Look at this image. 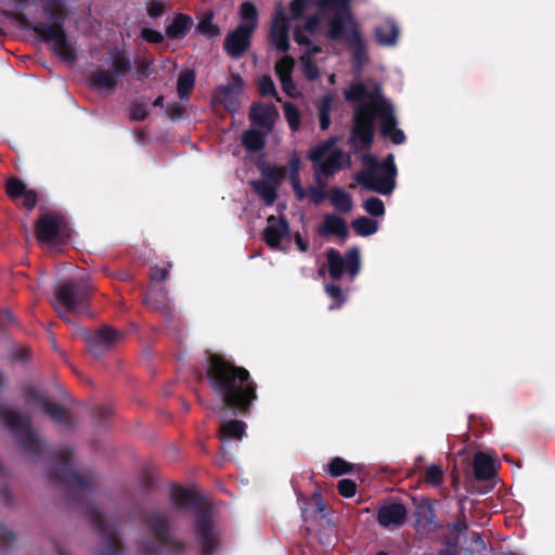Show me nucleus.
<instances>
[{
    "instance_id": "20",
    "label": "nucleus",
    "mask_w": 555,
    "mask_h": 555,
    "mask_svg": "<svg viewBox=\"0 0 555 555\" xmlns=\"http://www.w3.org/2000/svg\"><path fill=\"white\" fill-rule=\"evenodd\" d=\"M268 222L269 224L263 230V240L269 247L276 248L282 238L289 233V223L284 216L279 219L270 216Z\"/></svg>"
},
{
    "instance_id": "43",
    "label": "nucleus",
    "mask_w": 555,
    "mask_h": 555,
    "mask_svg": "<svg viewBox=\"0 0 555 555\" xmlns=\"http://www.w3.org/2000/svg\"><path fill=\"white\" fill-rule=\"evenodd\" d=\"M285 119L289 129L295 132L300 127L301 114L298 107L292 102H285L283 105Z\"/></svg>"
},
{
    "instance_id": "28",
    "label": "nucleus",
    "mask_w": 555,
    "mask_h": 555,
    "mask_svg": "<svg viewBox=\"0 0 555 555\" xmlns=\"http://www.w3.org/2000/svg\"><path fill=\"white\" fill-rule=\"evenodd\" d=\"M376 41L380 46H395L399 37V27L393 21H385L375 27Z\"/></svg>"
},
{
    "instance_id": "58",
    "label": "nucleus",
    "mask_w": 555,
    "mask_h": 555,
    "mask_svg": "<svg viewBox=\"0 0 555 555\" xmlns=\"http://www.w3.org/2000/svg\"><path fill=\"white\" fill-rule=\"evenodd\" d=\"M185 108L178 102L168 103L166 114L171 120H178L183 117Z\"/></svg>"
},
{
    "instance_id": "12",
    "label": "nucleus",
    "mask_w": 555,
    "mask_h": 555,
    "mask_svg": "<svg viewBox=\"0 0 555 555\" xmlns=\"http://www.w3.org/2000/svg\"><path fill=\"white\" fill-rule=\"evenodd\" d=\"M124 337V334L109 325L90 332L86 335L88 350L93 357L100 358L113 348Z\"/></svg>"
},
{
    "instance_id": "27",
    "label": "nucleus",
    "mask_w": 555,
    "mask_h": 555,
    "mask_svg": "<svg viewBox=\"0 0 555 555\" xmlns=\"http://www.w3.org/2000/svg\"><path fill=\"white\" fill-rule=\"evenodd\" d=\"M246 424L240 420H231L223 422L218 430L219 439L224 446L227 442L231 440H240L245 435Z\"/></svg>"
},
{
    "instance_id": "13",
    "label": "nucleus",
    "mask_w": 555,
    "mask_h": 555,
    "mask_svg": "<svg viewBox=\"0 0 555 555\" xmlns=\"http://www.w3.org/2000/svg\"><path fill=\"white\" fill-rule=\"evenodd\" d=\"M66 228L65 219L57 214H42L36 221V236L39 242L50 244L59 240Z\"/></svg>"
},
{
    "instance_id": "37",
    "label": "nucleus",
    "mask_w": 555,
    "mask_h": 555,
    "mask_svg": "<svg viewBox=\"0 0 555 555\" xmlns=\"http://www.w3.org/2000/svg\"><path fill=\"white\" fill-rule=\"evenodd\" d=\"M214 12H205L203 17L196 25V31L207 38H216L221 35V29L218 25L214 24Z\"/></svg>"
},
{
    "instance_id": "29",
    "label": "nucleus",
    "mask_w": 555,
    "mask_h": 555,
    "mask_svg": "<svg viewBox=\"0 0 555 555\" xmlns=\"http://www.w3.org/2000/svg\"><path fill=\"white\" fill-rule=\"evenodd\" d=\"M468 529L466 520L456 518L454 521L448 525V533L443 537L444 550H451L452 552L457 551L460 535Z\"/></svg>"
},
{
    "instance_id": "57",
    "label": "nucleus",
    "mask_w": 555,
    "mask_h": 555,
    "mask_svg": "<svg viewBox=\"0 0 555 555\" xmlns=\"http://www.w3.org/2000/svg\"><path fill=\"white\" fill-rule=\"evenodd\" d=\"M20 199H22V205L27 210H33L38 203V195L36 191L26 189L25 192H23V194L21 195Z\"/></svg>"
},
{
    "instance_id": "26",
    "label": "nucleus",
    "mask_w": 555,
    "mask_h": 555,
    "mask_svg": "<svg viewBox=\"0 0 555 555\" xmlns=\"http://www.w3.org/2000/svg\"><path fill=\"white\" fill-rule=\"evenodd\" d=\"M194 24L193 18L184 13H177L166 27L165 34L171 40L183 39Z\"/></svg>"
},
{
    "instance_id": "52",
    "label": "nucleus",
    "mask_w": 555,
    "mask_h": 555,
    "mask_svg": "<svg viewBox=\"0 0 555 555\" xmlns=\"http://www.w3.org/2000/svg\"><path fill=\"white\" fill-rule=\"evenodd\" d=\"M338 493L344 498H352L357 492V483L352 479H341L337 485Z\"/></svg>"
},
{
    "instance_id": "39",
    "label": "nucleus",
    "mask_w": 555,
    "mask_h": 555,
    "mask_svg": "<svg viewBox=\"0 0 555 555\" xmlns=\"http://www.w3.org/2000/svg\"><path fill=\"white\" fill-rule=\"evenodd\" d=\"M195 83V74L191 69H184L179 74L177 92L181 100H188Z\"/></svg>"
},
{
    "instance_id": "63",
    "label": "nucleus",
    "mask_w": 555,
    "mask_h": 555,
    "mask_svg": "<svg viewBox=\"0 0 555 555\" xmlns=\"http://www.w3.org/2000/svg\"><path fill=\"white\" fill-rule=\"evenodd\" d=\"M280 82H281L283 91L289 98H295L296 96V86H295V82H294L292 76H289V77H282L280 79Z\"/></svg>"
},
{
    "instance_id": "24",
    "label": "nucleus",
    "mask_w": 555,
    "mask_h": 555,
    "mask_svg": "<svg viewBox=\"0 0 555 555\" xmlns=\"http://www.w3.org/2000/svg\"><path fill=\"white\" fill-rule=\"evenodd\" d=\"M111 66L108 70L119 81L120 78L128 76L132 70L130 55L125 49H117L109 52Z\"/></svg>"
},
{
    "instance_id": "5",
    "label": "nucleus",
    "mask_w": 555,
    "mask_h": 555,
    "mask_svg": "<svg viewBox=\"0 0 555 555\" xmlns=\"http://www.w3.org/2000/svg\"><path fill=\"white\" fill-rule=\"evenodd\" d=\"M141 521L154 541H143L142 555H185L189 545L185 541L173 535V525L170 513L149 508L141 513Z\"/></svg>"
},
{
    "instance_id": "60",
    "label": "nucleus",
    "mask_w": 555,
    "mask_h": 555,
    "mask_svg": "<svg viewBox=\"0 0 555 555\" xmlns=\"http://www.w3.org/2000/svg\"><path fill=\"white\" fill-rule=\"evenodd\" d=\"M168 273H169L168 268H165V267L162 268L158 266H154L151 268L150 279L152 282H162L167 279Z\"/></svg>"
},
{
    "instance_id": "62",
    "label": "nucleus",
    "mask_w": 555,
    "mask_h": 555,
    "mask_svg": "<svg viewBox=\"0 0 555 555\" xmlns=\"http://www.w3.org/2000/svg\"><path fill=\"white\" fill-rule=\"evenodd\" d=\"M151 62L142 60L137 63L135 74L138 80H144L150 76Z\"/></svg>"
},
{
    "instance_id": "41",
    "label": "nucleus",
    "mask_w": 555,
    "mask_h": 555,
    "mask_svg": "<svg viewBox=\"0 0 555 555\" xmlns=\"http://www.w3.org/2000/svg\"><path fill=\"white\" fill-rule=\"evenodd\" d=\"M444 472L441 465L431 464L428 466L422 477V481L431 486L440 487L443 483Z\"/></svg>"
},
{
    "instance_id": "59",
    "label": "nucleus",
    "mask_w": 555,
    "mask_h": 555,
    "mask_svg": "<svg viewBox=\"0 0 555 555\" xmlns=\"http://www.w3.org/2000/svg\"><path fill=\"white\" fill-rule=\"evenodd\" d=\"M307 193L310 196V201L315 206H319L320 204H322L327 195L326 191H323L322 188H314V186H309L307 189Z\"/></svg>"
},
{
    "instance_id": "6",
    "label": "nucleus",
    "mask_w": 555,
    "mask_h": 555,
    "mask_svg": "<svg viewBox=\"0 0 555 555\" xmlns=\"http://www.w3.org/2000/svg\"><path fill=\"white\" fill-rule=\"evenodd\" d=\"M0 422L13 435L23 452L31 459L39 457L46 442L31 428V418L7 405H0Z\"/></svg>"
},
{
    "instance_id": "47",
    "label": "nucleus",
    "mask_w": 555,
    "mask_h": 555,
    "mask_svg": "<svg viewBox=\"0 0 555 555\" xmlns=\"http://www.w3.org/2000/svg\"><path fill=\"white\" fill-rule=\"evenodd\" d=\"M26 189V184L18 178H10L5 183V193L13 201H18Z\"/></svg>"
},
{
    "instance_id": "40",
    "label": "nucleus",
    "mask_w": 555,
    "mask_h": 555,
    "mask_svg": "<svg viewBox=\"0 0 555 555\" xmlns=\"http://www.w3.org/2000/svg\"><path fill=\"white\" fill-rule=\"evenodd\" d=\"M351 228L360 236H371L378 230L376 220L361 216L351 222Z\"/></svg>"
},
{
    "instance_id": "31",
    "label": "nucleus",
    "mask_w": 555,
    "mask_h": 555,
    "mask_svg": "<svg viewBox=\"0 0 555 555\" xmlns=\"http://www.w3.org/2000/svg\"><path fill=\"white\" fill-rule=\"evenodd\" d=\"M451 550H441L438 555H455ZM462 555H487V544L479 532L469 534V545L462 550Z\"/></svg>"
},
{
    "instance_id": "42",
    "label": "nucleus",
    "mask_w": 555,
    "mask_h": 555,
    "mask_svg": "<svg viewBox=\"0 0 555 555\" xmlns=\"http://www.w3.org/2000/svg\"><path fill=\"white\" fill-rule=\"evenodd\" d=\"M325 293L333 300V302L328 306V310H335L343 307V305L347 300V296L341 289V287L337 284L330 283L325 285Z\"/></svg>"
},
{
    "instance_id": "1",
    "label": "nucleus",
    "mask_w": 555,
    "mask_h": 555,
    "mask_svg": "<svg viewBox=\"0 0 555 555\" xmlns=\"http://www.w3.org/2000/svg\"><path fill=\"white\" fill-rule=\"evenodd\" d=\"M73 459L74 452L70 448L60 449L56 463L49 470L50 480L66 489L68 499L82 507L85 516L102 537L103 548L99 555H122L125 546L116 525L112 524L93 504L87 502L92 493V483L72 467Z\"/></svg>"
},
{
    "instance_id": "10",
    "label": "nucleus",
    "mask_w": 555,
    "mask_h": 555,
    "mask_svg": "<svg viewBox=\"0 0 555 555\" xmlns=\"http://www.w3.org/2000/svg\"><path fill=\"white\" fill-rule=\"evenodd\" d=\"M88 298V288L73 281H65L55 288V299L59 306L56 310L66 322H68V319L61 313L60 308L75 313H82L87 309Z\"/></svg>"
},
{
    "instance_id": "15",
    "label": "nucleus",
    "mask_w": 555,
    "mask_h": 555,
    "mask_svg": "<svg viewBox=\"0 0 555 555\" xmlns=\"http://www.w3.org/2000/svg\"><path fill=\"white\" fill-rule=\"evenodd\" d=\"M345 39L351 46L353 52V61L357 67L361 68L366 62V48L358 30V25L353 16L352 10L350 9V20L343 24V35L337 40Z\"/></svg>"
},
{
    "instance_id": "3",
    "label": "nucleus",
    "mask_w": 555,
    "mask_h": 555,
    "mask_svg": "<svg viewBox=\"0 0 555 555\" xmlns=\"http://www.w3.org/2000/svg\"><path fill=\"white\" fill-rule=\"evenodd\" d=\"M376 117L380 121V134L390 139L393 144H402L405 134L397 128V118L393 115L392 106L385 99L373 100L372 102L360 103L354 109L352 127L350 131V144L357 149H370L374 141V122Z\"/></svg>"
},
{
    "instance_id": "54",
    "label": "nucleus",
    "mask_w": 555,
    "mask_h": 555,
    "mask_svg": "<svg viewBox=\"0 0 555 555\" xmlns=\"http://www.w3.org/2000/svg\"><path fill=\"white\" fill-rule=\"evenodd\" d=\"M166 4L162 0H151L147 4V15L151 18H158L164 15Z\"/></svg>"
},
{
    "instance_id": "35",
    "label": "nucleus",
    "mask_w": 555,
    "mask_h": 555,
    "mask_svg": "<svg viewBox=\"0 0 555 555\" xmlns=\"http://www.w3.org/2000/svg\"><path fill=\"white\" fill-rule=\"evenodd\" d=\"M267 133L256 129L246 130L242 135V144L249 152H259L266 144Z\"/></svg>"
},
{
    "instance_id": "21",
    "label": "nucleus",
    "mask_w": 555,
    "mask_h": 555,
    "mask_svg": "<svg viewBox=\"0 0 555 555\" xmlns=\"http://www.w3.org/2000/svg\"><path fill=\"white\" fill-rule=\"evenodd\" d=\"M350 165V156L347 155L341 149L336 147L328 154L325 160L320 163V165L315 168L322 171L324 178H330L343 168L349 167Z\"/></svg>"
},
{
    "instance_id": "36",
    "label": "nucleus",
    "mask_w": 555,
    "mask_h": 555,
    "mask_svg": "<svg viewBox=\"0 0 555 555\" xmlns=\"http://www.w3.org/2000/svg\"><path fill=\"white\" fill-rule=\"evenodd\" d=\"M261 173V179L263 181H268L269 183L275 185L276 188L280 186V184L283 182L287 175V168L276 166V165H269V166H262L258 167Z\"/></svg>"
},
{
    "instance_id": "45",
    "label": "nucleus",
    "mask_w": 555,
    "mask_h": 555,
    "mask_svg": "<svg viewBox=\"0 0 555 555\" xmlns=\"http://www.w3.org/2000/svg\"><path fill=\"white\" fill-rule=\"evenodd\" d=\"M327 467H328L327 468L328 474L332 477H339L345 474L351 473L353 465L351 463L347 462L346 460H344L343 457L336 456V457L332 459V461L328 463Z\"/></svg>"
},
{
    "instance_id": "53",
    "label": "nucleus",
    "mask_w": 555,
    "mask_h": 555,
    "mask_svg": "<svg viewBox=\"0 0 555 555\" xmlns=\"http://www.w3.org/2000/svg\"><path fill=\"white\" fill-rule=\"evenodd\" d=\"M16 538L13 532L9 531L0 524V550L12 548L15 544Z\"/></svg>"
},
{
    "instance_id": "2",
    "label": "nucleus",
    "mask_w": 555,
    "mask_h": 555,
    "mask_svg": "<svg viewBox=\"0 0 555 555\" xmlns=\"http://www.w3.org/2000/svg\"><path fill=\"white\" fill-rule=\"evenodd\" d=\"M206 377L212 392L220 399L221 410L234 416H248L258 399V385L249 371L218 353L207 359Z\"/></svg>"
},
{
    "instance_id": "16",
    "label": "nucleus",
    "mask_w": 555,
    "mask_h": 555,
    "mask_svg": "<svg viewBox=\"0 0 555 555\" xmlns=\"http://www.w3.org/2000/svg\"><path fill=\"white\" fill-rule=\"evenodd\" d=\"M414 518L415 528L425 532H434L440 526L437 522V515L434 507L435 500L421 498L420 500L414 499Z\"/></svg>"
},
{
    "instance_id": "48",
    "label": "nucleus",
    "mask_w": 555,
    "mask_h": 555,
    "mask_svg": "<svg viewBox=\"0 0 555 555\" xmlns=\"http://www.w3.org/2000/svg\"><path fill=\"white\" fill-rule=\"evenodd\" d=\"M258 89L261 96H273L280 101L275 85L269 75L260 76Z\"/></svg>"
},
{
    "instance_id": "34",
    "label": "nucleus",
    "mask_w": 555,
    "mask_h": 555,
    "mask_svg": "<svg viewBox=\"0 0 555 555\" xmlns=\"http://www.w3.org/2000/svg\"><path fill=\"white\" fill-rule=\"evenodd\" d=\"M334 103V96L331 93L323 95L318 104L319 125L321 130H327L331 125V112Z\"/></svg>"
},
{
    "instance_id": "25",
    "label": "nucleus",
    "mask_w": 555,
    "mask_h": 555,
    "mask_svg": "<svg viewBox=\"0 0 555 555\" xmlns=\"http://www.w3.org/2000/svg\"><path fill=\"white\" fill-rule=\"evenodd\" d=\"M473 469L477 480H490L496 474L494 461L481 451L477 452L474 456Z\"/></svg>"
},
{
    "instance_id": "4",
    "label": "nucleus",
    "mask_w": 555,
    "mask_h": 555,
    "mask_svg": "<svg viewBox=\"0 0 555 555\" xmlns=\"http://www.w3.org/2000/svg\"><path fill=\"white\" fill-rule=\"evenodd\" d=\"M170 499L178 509L193 512L192 531L198 554L215 555L221 545V538L215 526L212 511L203 507V498L190 489L176 486L170 491Z\"/></svg>"
},
{
    "instance_id": "19",
    "label": "nucleus",
    "mask_w": 555,
    "mask_h": 555,
    "mask_svg": "<svg viewBox=\"0 0 555 555\" xmlns=\"http://www.w3.org/2000/svg\"><path fill=\"white\" fill-rule=\"evenodd\" d=\"M278 116V109L272 104L255 102L249 107V121L251 125L264 129L266 132H270L273 129Z\"/></svg>"
},
{
    "instance_id": "49",
    "label": "nucleus",
    "mask_w": 555,
    "mask_h": 555,
    "mask_svg": "<svg viewBox=\"0 0 555 555\" xmlns=\"http://www.w3.org/2000/svg\"><path fill=\"white\" fill-rule=\"evenodd\" d=\"M295 67V60L291 55H285L280 59L275 64V74L281 79L282 77H289Z\"/></svg>"
},
{
    "instance_id": "50",
    "label": "nucleus",
    "mask_w": 555,
    "mask_h": 555,
    "mask_svg": "<svg viewBox=\"0 0 555 555\" xmlns=\"http://www.w3.org/2000/svg\"><path fill=\"white\" fill-rule=\"evenodd\" d=\"M363 208L373 217H382L385 215V205L378 197L371 196L363 203Z\"/></svg>"
},
{
    "instance_id": "7",
    "label": "nucleus",
    "mask_w": 555,
    "mask_h": 555,
    "mask_svg": "<svg viewBox=\"0 0 555 555\" xmlns=\"http://www.w3.org/2000/svg\"><path fill=\"white\" fill-rule=\"evenodd\" d=\"M362 162L371 171L380 170L383 173L377 177L373 172H358L354 176L356 181L363 188L378 194H391L396 188L397 177V166L395 164L393 154H388L382 163H379L374 155L364 154Z\"/></svg>"
},
{
    "instance_id": "51",
    "label": "nucleus",
    "mask_w": 555,
    "mask_h": 555,
    "mask_svg": "<svg viewBox=\"0 0 555 555\" xmlns=\"http://www.w3.org/2000/svg\"><path fill=\"white\" fill-rule=\"evenodd\" d=\"M302 73L306 76L307 79L310 81H315L320 77L319 68L318 66L312 62L311 56H302Z\"/></svg>"
},
{
    "instance_id": "33",
    "label": "nucleus",
    "mask_w": 555,
    "mask_h": 555,
    "mask_svg": "<svg viewBox=\"0 0 555 555\" xmlns=\"http://www.w3.org/2000/svg\"><path fill=\"white\" fill-rule=\"evenodd\" d=\"M251 188L257 195L263 201L267 206H272L278 197L276 186L268 181L255 180L251 181Z\"/></svg>"
},
{
    "instance_id": "32",
    "label": "nucleus",
    "mask_w": 555,
    "mask_h": 555,
    "mask_svg": "<svg viewBox=\"0 0 555 555\" xmlns=\"http://www.w3.org/2000/svg\"><path fill=\"white\" fill-rule=\"evenodd\" d=\"M332 205L339 212L347 214L352 209V198L345 190L334 186L328 194Z\"/></svg>"
},
{
    "instance_id": "55",
    "label": "nucleus",
    "mask_w": 555,
    "mask_h": 555,
    "mask_svg": "<svg viewBox=\"0 0 555 555\" xmlns=\"http://www.w3.org/2000/svg\"><path fill=\"white\" fill-rule=\"evenodd\" d=\"M129 117L133 121H143L149 117V112L143 104L134 103L130 106Z\"/></svg>"
},
{
    "instance_id": "23",
    "label": "nucleus",
    "mask_w": 555,
    "mask_h": 555,
    "mask_svg": "<svg viewBox=\"0 0 555 555\" xmlns=\"http://www.w3.org/2000/svg\"><path fill=\"white\" fill-rule=\"evenodd\" d=\"M318 233L321 236H330L336 235L337 237L345 241L348 235V227L346 221L334 214H328L324 216L323 222L318 228Z\"/></svg>"
},
{
    "instance_id": "9",
    "label": "nucleus",
    "mask_w": 555,
    "mask_h": 555,
    "mask_svg": "<svg viewBox=\"0 0 555 555\" xmlns=\"http://www.w3.org/2000/svg\"><path fill=\"white\" fill-rule=\"evenodd\" d=\"M325 256L328 274L333 281H339L344 273L348 275L350 281H353L360 273L361 256L359 247L353 246L349 248L344 256L337 249L330 248L326 250Z\"/></svg>"
},
{
    "instance_id": "44",
    "label": "nucleus",
    "mask_w": 555,
    "mask_h": 555,
    "mask_svg": "<svg viewBox=\"0 0 555 555\" xmlns=\"http://www.w3.org/2000/svg\"><path fill=\"white\" fill-rule=\"evenodd\" d=\"M334 144L335 140L328 139L324 143L318 144L309 151L308 158L313 163L314 167L319 166L320 163L323 162L322 159L327 155Z\"/></svg>"
},
{
    "instance_id": "22",
    "label": "nucleus",
    "mask_w": 555,
    "mask_h": 555,
    "mask_svg": "<svg viewBox=\"0 0 555 555\" xmlns=\"http://www.w3.org/2000/svg\"><path fill=\"white\" fill-rule=\"evenodd\" d=\"M119 81L108 69H95L88 76L89 87L98 92L112 94L115 92Z\"/></svg>"
},
{
    "instance_id": "11",
    "label": "nucleus",
    "mask_w": 555,
    "mask_h": 555,
    "mask_svg": "<svg viewBox=\"0 0 555 555\" xmlns=\"http://www.w3.org/2000/svg\"><path fill=\"white\" fill-rule=\"evenodd\" d=\"M25 402L42 409L52 421L66 428L74 426V417L70 412L63 405L50 402L48 398L40 393L34 386H27L24 390Z\"/></svg>"
},
{
    "instance_id": "30",
    "label": "nucleus",
    "mask_w": 555,
    "mask_h": 555,
    "mask_svg": "<svg viewBox=\"0 0 555 555\" xmlns=\"http://www.w3.org/2000/svg\"><path fill=\"white\" fill-rule=\"evenodd\" d=\"M344 95L348 102H361L364 99H369L370 102L373 100H384L378 87L374 92H369L362 82L351 85L349 89L345 90Z\"/></svg>"
},
{
    "instance_id": "61",
    "label": "nucleus",
    "mask_w": 555,
    "mask_h": 555,
    "mask_svg": "<svg viewBox=\"0 0 555 555\" xmlns=\"http://www.w3.org/2000/svg\"><path fill=\"white\" fill-rule=\"evenodd\" d=\"M289 180L296 198L304 201L307 196V190L302 188L299 177H289Z\"/></svg>"
},
{
    "instance_id": "46",
    "label": "nucleus",
    "mask_w": 555,
    "mask_h": 555,
    "mask_svg": "<svg viewBox=\"0 0 555 555\" xmlns=\"http://www.w3.org/2000/svg\"><path fill=\"white\" fill-rule=\"evenodd\" d=\"M244 87L245 82L243 78L240 75L234 74L231 76V80L227 85L220 86L219 90L221 94L237 96L244 90Z\"/></svg>"
},
{
    "instance_id": "38",
    "label": "nucleus",
    "mask_w": 555,
    "mask_h": 555,
    "mask_svg": "<svg viewBox=\"0 0 555 555\" xmlns=\"http://www.w3.org/2000/svg\"><path fill=\"white\" fill-rule=\"evenodd\" d=\"M240 16L244 21L240 25H245V27H251L253 31L257 29L259 13L255 3L250 1L243 2L240 7Z\"/></svg>"
},
{
    "instance_id": "8",
    "label": "nucleus",
    "mask_w": 555,
    "mask_h": 555,
    "mask_svg": "<svg viewBox=\"0 0 555 555\" xmlns=\"http://www.w3.org/2000/svg\"><path fill=\"white\" fill-rule=\"evenodd\" d=\"M312 0H292L289 11L293 20L304 16L305 11L311 4ZM350 2L351 0H319L320 10H330L333 15L327 21V37L333 41H337L343 35V24L350 20Z\"/></svg>"
},
{
    "instance_id": "56",
    "label": "nucleus",
    "mask_w": 555,
    "mask_h": 555,
    "mask_svg": "<svg viewBox=\"0 0 555 555\" xmlns=\"http://www.w3.org/2000/svg\"><path fill=\"white\" fill-rule=\"evenodd\" d=\"M141 37L146 42L154 44H158L164 41V35L160 31L152 28H142Z\"/></svg>"
},
{
    "instance_id": "17",
    "label": "nucleus",
    "mask_w": 555,
    "mask_h": 555,
    "mask_svg": "<svg viewBox=\"0 0 555 555\" xmlns=\"http://www.w3.org/2000/svg\"><path fill=\"white\" fill-rule=\"evenodd\" d=\"M288 29L289 21L286 17L283 8L279 7L271 22L269 40L270 43L281 52H287L289 50Z\"/></svg>"
},
{
    "instance_id": "14",
    "label": "nucleus",
    "mask_w": 555,
    "mask_h": 555,
    "mask_svg": "<svg viewBox=\"0 0 555 555\" xmlns=\"http://www.w3.org/2000/svg\"><path fill=\"white\" fill-rule=\"evenodd\" d=\"M251 27L237 25L235 29L230 30L223 41V49L232 59L242 57L251 44L253 35Z\"/></svg>"
},
{
    "instance_id": "64",
    "label": "nucleus",
    "mask_w": 555,
    "mask_h": 555,
    "mask_svg": "<svg viewBox=\"0 0 555 555\" xmlns=\"http://www.w3.org/2000/svg\"><path fill=\"white\" fill-rule=\"evenodd\" d=\"M300 164L301 160L299 155L297 153H293L288 159L289 177H299Z\"/></svg>"
},
{
    "instance_id": "18",
    "label": "nucleus",
    "mask_w": 555,
    "mask_h": 555,
    "mask_svg": "<svg viewBox=\"0 0 555 555\" xmlns=\"http://www.w3.org/2000/svg\"><path fill=\"white\" fill-rule=\"evenodd\" d=\"M408 509L400 502H391L379 506L377 511V521L384 527H401L406 522Z\"/></svg>"
}]
</instances>
